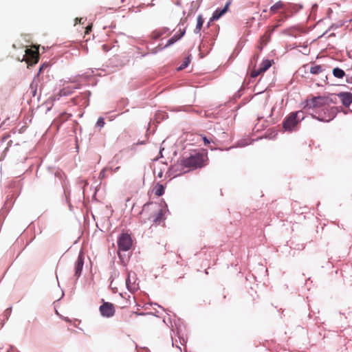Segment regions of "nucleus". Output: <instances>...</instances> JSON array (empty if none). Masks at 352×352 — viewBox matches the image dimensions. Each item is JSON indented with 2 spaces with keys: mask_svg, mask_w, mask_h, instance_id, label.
I'll return each mask as SVG.
<instances>
[{
  "mask_svg": "<svg viewBox=\"0 0 352 352\" xmlns=\"http://www.w3.org/2000/svg\"><path fill=\"white\" fill-rule=\"evenodd\" d=\"M285 8V3L281 1H279L278 2H276V3H274L272 6H271L270 8V12H272L273 14L277 12L280 9H283Z\"/></svg>",
  "mask_w": 352,
  "mask_h": 352,
  "instance_id": "nucleus-14",
  "label": "nucleus"
},
{
  "mask_svg": "<svg viewBox=\"0 0 352 352\" xmlns=\"http://www.w3.org/2000/svg\"><path fill=\"white\" fill-rule=\"evenodd\" d=\"M338 96L341 100V102L344 106L349 107V105L352 103V93L341 92L338 94Z\"/></svg>",
  "mask_w": 352,
  "mask_h": 352,
  "instance_id": "nucleus-10",
  "label": "nucleus"
},
{
  "mask_svg": "<svg viewBox=\"0 0 352 352\" xmlns=\"http://www.w3.org/2000/svg\"><path fill=\"white\" fill-rule=\"evenodd\" d=\"M11 311H12V309H11V307L8 308V309H6L5 310V311H4V316L6 317V318H8L10 316V314H11Z\"/></svg>",
  "mask_w": 352,
  "mask_h": 352,
  "instance_id": "nucleus-23",
  "label": "nucleus"
},
{
  "mask_svg": "<svg viewBox=\"0 0 352 352\" xmlns=\"http://www.w3.org/2000/svg\"><path fill=\"white\" fill-rule=\"evenodd\" d=\"M84 265V254L82 251L79 252L78 258L75 263V276L78 278L82 273V267Z\"/></svg>",
  "mask_w": 352,
  "mask_h": 352,
  "instance_id": "nucleus-7",
  "label": "nucleus"
},
{
  "mask_svg": "<svg viewBox=\"0 0 352 352\" xmlns=\"http://www.w3.org/2000/svg\"><path fill=\"white\" fill-rule=\"evenodd\" d=\"M207 159V155L201 153L195 152L191 153L189 157L185 158L182 164L186 168L196 169L204 166V162Z\"/></svg>",
  "mask_w": 352,
  "mask_h": 352,
  "instance_id": "nucleus-2",
  "label": "nucleus"
},
{
  "mask_svg": "<svg viewBox=\"0 0 352 352\" xmlns=\"http://www.w3.org/2000/svg\"><path fill=\"white\" fill-rule=\"evenodd\" d=\"M272 65L271 60L268 59H265L262 61V63L260 65L259 68L261 69V72H265L267 71Z\"/></svg>",
  "mask_w": 352,
  "mask_h": 352,
  "instance_id": "nucleus-16",
  "label": "nucleus"
},
{
  "mask_svg": "<svg viewBox=\"0 0 352 352\" xmlns=\"http://www.w3.org/2000/svg\"><path fill=\"white\" fill-rule=\"evenodd\" d=\"M204 24V19L202 15L199 14L197 18V25L194 30L195 34H199Z\"/></svg>",
  "mask_w": 352,
  "mask_h": 352,
  "instance_id": "nucleus-15",
  "label": "nucleus"
},
{
  "mask_svg": "<svg viewBox=\"0 0 352 352\" xmlns=\"http://www.w3.org/2000/svg\"><path fill=\"white\" fill-rule=\"evenodd\" d=\"M25 55L30 56L32 63H36L38 61V55L36 52L32 51L31 50L27 49L25 50Z\"/></svg>",
  "mask_w": 352,
  "mask_h": 352,
  "instance_id": "nucleus-13",
  "label": "nucleus"
},
{
  "mask_svg": "<svg viewBox=\"0 0 352 352\" xmlns=\"http://www.w3.org/2000/svg\"><path fill=\"white\" fill-rule=\"evenodd\" d=\"M304 108L310 112L314 118L327 122L333 120L338 112L337 108L331 106V100L322 96L307 100Z\"/></svg>",
  "mask_w": 352,
  "mask_h": 352,
  "instance_id": "nucleus-1",
  "label": "nucleus"
},
{
  "mask_svg": "<svg viewBox=\"0 0 352 352\" xmlns=\"http://www.w3.org/2000/svg\"><path fill=\"white\" fill-rule=\"evenodd\" d=\"M154 193L157 196H162L164 193V188L163 185L157 184L154 188Z\"/></svg>",
  "mask_w": 352,
  "mask_h": 352,
  "instance_id": "nucleus-18",
  "label": "nucleus"
},
{
  "mask_svg": "<svg viewBox=\"0 0 352 352\" xmlns=\"http://www.w3.org/2000/svg\"><path fill=\"white\" fill-rule=\"evenodd\" d=\"M166 212V206L160 208L157 210L156 213L153 216V222L155 223H160L164 219V213Z\"/></svg>",
  "mask_w": 352,
  "mask_h": 352,
  "instance_id": "nucleus-12",
  "label": "nucleus"
},
{
  "mask_svg": "<svg viewBox=\"0 0 352 352\" xmlns=\"http://www.w3.org/2000/svg\"><path fill=\"white\" fill-rule=\"evenodd\" d=\"M188 63H189V61L188 60H186L179 67V69H183L184 68H186L188 65Z\"/></svg>",
  "mask_w": 352,
  "mask_h": 352,
  "instance_id": "nucleus-24",
  "label": "nucleus"
},
{
  "mask_svg": "<svg viewBox=\"0 0 352 352\" xmlns=\"http://www.w3.org/2000/svg\"><path fill=\"white\" fill-rule=\"evenodd\" d=\"M322 72V67L320 65H316L311 67L310 73L312 74H318Z\"/></svg>",
  "mask_w": 352,
  "mask_h": 352,
  "instance_id": "nucleus-19",
  "label": "nucleus"
},
{
  "mask_svg": "<svg viewBox=\"0 0 352 352\" xmlns=\"http://www.w3.org/2000/svg\"><path fill=\"white\" fill-rule=\"evenodd\" d=\"M80 85L75 83L74 85H67L63 84V88L59 91L60 96H67L72 94L74 89H79Z\"/></svg>",
  "mask_w": 352,
  "mask_h": 352,
  "instance_id": "nucleus-8",
  "label": "nucleus"
},
{
  "mask_svg": "<svg viewBox=\"0 0 352 352\" xmlns=\"http://www.w3.org/2000/svg\"><path fill=\"white\" fill-rule=\"evenodd\" d=\"M333 75L338 78H342L345 76V72L343 69L336 67L333 69Z\"/></svg>",
  "mask_w": 352,
  "mask_h": 352,
  "instance_id": "nucleus-17",
  "label": "nucleus"
},
{
  "mask_svg": "<svg viewBox=\"0 0 352 352\" xmlns=\"http://www.w3.org/2000/svg\"><path fill=\"white\" fill-rule=\"evenodd\" d=\"M104 170H102L100 173V177H104Z\"/></svg>",
  "mask_w": 352,
  "mask_h": 352,
  "instance_id": "nucleus-27",
  "label": "nucleus"
},
{
  "mask_svg": "<svg viewBox=\"0 0 352 352\" xmlns=\"http://www.w3.org/2000/svg\"><path fill=\"white\" fill-rule=\"evenodd\" d=\"M132 239L129 234L122 233L118 239V245L119 250L128 251L132 246Z\"/></svg>",
  "mask_w": 352,
  "mask_h": 352,
  "instance_id": "nucleus-4",
  "label": "nucleus"
},
{
  "mask_svg": "<svg viewBox=\"0 0 352 352\" xmlns=\"http://www.w3.org/2000/svg\"><path fill=\"white\" fill-rule=\"evenodd\" d=\"M304 113L302 111L292 113L283 122V128L285 131H292L297 124L304 119Z\"/></svg>",
  "mask_w": 352,
  "mask_h": 352,
  "instance_id": "nucleus-3",
  "label": "nucleus"
},
{
  "mask_svg": "<svg viewBox=\"0 0 352 352\" xmlns=\"http://www.w3.org/2000/svg\"><path fill=\"white\" fill-rule=\"evenodd\" d=\"M262 73H263V72H261L260 68H258L257 69H253L251 72V77L256 78Z\"/></svg>",
  "mask_w": 352,
  "mask_h": 352,
  "instance_id": "nucleus-21",
  "label": "nucleus"
},
{
  "mask_svg": "<svg viewBox=\"0 0 352 352\" xmlns=\"http://www.w3.org/2000/svg\"><path fill=\"white\" fill-rule=\"evenodd\" d=\"M89 30V28H87V30H86L87 33L88 32Z\"/></svg>",
  "mask_w": 352,
  "mask_h": 352,
  "instance_id": "nucleus-30",
  "label": "nucleus"
},
{
  "mask_svg": "<svg viewBox=\"0 0 352 352\" xmlns=\"http://www.w3.org/2000/svg\"><path fill=\"white\" fill-rule=\"evenodd\" d=\"M148 206V205L145 204L143 208V212L146 210V208Z\"/></svg>",
  "mask_w": 352,
  "mask_h": 352,
  "instance_id": "nucleus-28",
  "label": "nucleus"
},
{
  "mask_svg": "<svg viewBox=\"0 0 352 352\" xmlns=\"http://www.w3.org/2000/svg\"><path fill=\"white\" fill-rule=\"evenodd\" d=\"M100 311L102 316L110 318L114 315L115 308L112 303L104 302L100 306Z\"/></svg>",
  "mask_w": 352,
  "mask_h": 352,
  "instance_id": "nucleus-6",
  "label": "nucleus"
},
{
  "mask_svg": "<svg viewBox=\"0 0 352 352\" xmlns=\"http://www.w3.org/2000/svg\"><path fill=\"white\" fill-rule=\"evenodd\" d=\"M104 125V118H99L97 122H96V126L100 127V128H102L103 127Z\"/></svg>",
  "mask_w": 352,
  "mask_h": 352,
  "instance_id": "nucleus-22",
  "label": "nucleus"
},
{
  "mask_svg": "<svg viewBox=\"0 0 352 352\" xmlns=\"http://www.w3.org/2000/svg\"><path fill=\"white\" fill-rule=\"evenodd\" d=\"M126 285L129 292H135L138 289V283H137V278L135 273H129L126 279Z\"/></svg>",
  "mask_w": 352,
  "mask_h": 352,
  "instance_id": "nucleus-5",
  "label": "nucleus"
},
{
  "mask_svg": "<svg viewBox=\"0 0 352 352\" xmlns=\"http://www.w3.org/2000/svg\"><path fill=\"white\" fill-rule=\"evenodd\" d=\"M164 32L165 31L162 30H155L151 33V38L153 39H158Z\"/></svg>",
  "mask_w": 352,
  "mask_h": 352,
  "instance_id": "nucleus-20",
  "label": "nucleus"
},
{
  "mask_svg": "<svg viewBox=\"0 0 352 352\" xmlns=\"http://www.w3.org/2000/svg\"><path fill=\"white\" fill-rule=\"evenodd\" d=\"M135 314H137V315H142V314H141V313H139V314L135 313Z\"/></svg>",
  "mask_w": 352,
  "mask_h": 352,
  "instance_id": "nucleus-31",
  "label": "nucleus"
},
{
  "mask_svg": "<svg viewBox=\"0 0 352 352\" xmlns=\"http://www.w3.org/2000/svg\"><path fill=\"white\" fill-rule=\"evenodd\" d=\"M202 139L205 145H207L210 142V141L206 136H203Z\"/></svg>",
  "mask_w": 352,
  "mask_h": 352,
  "instance_id": "nucleus-25",
  "label": "nucleus"
},
{
  "mask_svg": "<svg viewBox=\"0 0 352 352\" xmlns=\"http://www.w3.org/2000/svg\"><path fill=\"white\" fill-rule=\"evenodd\" d=\"M230 3L228 2L223 8H217L212 14L210 21H217L228 10Z\"/></svg>",
  "mask_w": 352,
  "mask_h": 352,
  "instance_id": "nucleus-11",
  "label": "nucleus"
},
{
  "mask_svg": "<svg viewBox=\"0 0 352 352\" xmlns=\"http://www.w3.org/2000/svg\"><path fill=\"white\" fill-rule=\"evenodd\" d=\"M82 19H83L82 18H80V19H78V18H76V23L77 22L81 23V21H82Z\"/></svg>",
  "mask_w": 352,
  "mask_h": 352,
  "instance_id": "nucleus-26",
  "label": "nucleus"
},
{
  "mask_svg": "<svg viewBox=\"0 0 352 352\" xmlns=\"http://www.w3.org/2000/svg\"><path fill=\"white\" fill-rule=\"evenodd\" d=\"M186 33V28H179L178 32L170 38H169L167 41V43L165 45V47H169L171 45L174 44L176 41L179 40Z\"/></svg>",
  "mask_w": 352,
  "mask_h": 352,
  "instance_id": "nucleus-9",
  "label": "nucleus"
},
{
  "mask_svg": "<svg viewBox=\"0 0 352 352\" xmlns=\"http://www.w3.org/2000/svg\"><path fill=\"white\" fill-rule=\"evenodd\" d=\"M102 47H103L104 50H107V46L105 45H103Z\"/></svg>",
  "mask_w": 352,
  "mask_h": 352,
  "instance_id": "nucleus-29",
  "label": "nucleus"
}]
</instances>
